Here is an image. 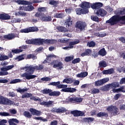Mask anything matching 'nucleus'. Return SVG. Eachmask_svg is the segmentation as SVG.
<instances>
[{"label":"nucleus","mask_w":125,"mask_h":125,"mask_svg":"<svg viewBox=\"0 0 125 125\" xmlns=\"http://www.w3.org/2000/svg\"><path fill=\"white\" fill-rule=\"evenodd\" d=\"M21 83V80L19 79L13 80L10 82V83Z\"/></svg>","instance_id":"obj_55"},{"label":"nucleus","mask_w":125,"mask_h":125,"mask_svg":"<svg viewBox=\"0 0 125 125\" xmlns=\"http://www.w3.org/2000/svg\"><path fill=\"white\" fill-rule=\"evenodd\" d=\"M44 66L43 65L40 64L39 65H36L33 67L31 65L28 66H25V69H26V72L22 74L21 75V78H25L26 80L28 81L30 80H33L35 78H37V76L35 75H32L35 72V70L37 71H40L43 70Z\"/></svg>","instance_id":"obj_1"},{"label":"nucleus","mask_w":125,"mask_h":125,"mask_svg":"<svg viewBox=\"0 0 125 125\" xmlns=\"http://www.w3.org/2000/svg\"><path fill=\"white\" fill-rule=\"evenodd\" d=\"M73 82L74 80H73L72 79H69V78H65L63 80L62 83H71Z\"/></svg>","instance_id":"obj_45"},{"label":"nucleus","mask_w":125,"mask_h":125,"mask_svg":"<svg viewBox=\"0 0 125 125\" xmlns=\"http://www.w3.org/2000/svg\"><path fill=\"white\" fill-rule=\"evenodd\" d=\"M51 112H52V113H65V112H67V110L64 107H61V108L53 107L51 110Z\"/></svg>","instance_id":"obj_15"},{"label":"nucleus","mask_w":125,"mask_h":125,"mask_svg":"<svg viewBox=\"0 0 125 125\" xmlns=\"http://www.w3.org/2000/svg\"><path fill=\"white\" fill-rule=\"evenodd\" d=\"M99 92H100V90H99V89L94 88L92 90V93L93 94H96L97 93H99Z\"/></svg>","instance_id":"obj_61"},{"label":"nucleus","mask_w":125,"mask_h":125,"mask_svg":"<svg viewBox=\"0 0 125 125\" xmlns=\"http://www.w3.org/2000/svg\"><path fill=\"white\" fill-rule=\"evenodd\" d=\"M59 2L58 1H55L54 0H49V4L51 5H54L56 7H57V4H59Z\"/></svg>","instance_id":"obj_40"},{"label":"nucleus","mask_w":125,"mask_h":125,"mask_svg":"<svg viewBox=\"0 0 125 125\" xmlns=\"http://www.w3.org/2000/svg\"><path fill=\"white\" fill-rule=\"evenodd\" d=\"M31 58L33 59V60H35V59H37V56L32 54L27 55L26 59H31Z\"/></svg>","instance_id":"obj_46"},{"label":"nucleus","mask_w":125,"mask_h":125,"mask_svg":"<svg viewBox=\"0 0 125 125\" xmlns=\"http://www.w3.org/2000/svg\"><path fill=\"white\" fill-rule=\"evenodd\" d=\"M61 94L60 91H53L49 94V96H59Z\"/></svg>","instance_id":"obj_37"},{"label":"nucleus","mask_w":125,"mask_h":125,"mask_svg":"<svg viewBox=\"0 0 125 125\" xmlns=\"http://www.w3.org/2000/svg\"><path fill=\"white\" fill-rule=\"evenodd\" d=\"M39 28L36 26L29 27L27 28H24L21 30V33H24L27 34L28 33H32L34 32H38Z\"/></svg>","instance_id":"obj_11"},{"label":"nucleus","mask_w":125,"mask_h":125,"mask_svg":"<svg viewBox=\"0 0 125 125\" xmlns=\"http://www.w3.org/2000/svg\"><path fill=\"white\" fill-rule=\"evenodd\" d=\"M75 11L77 15H81V14H86L88 12V9L78 8L75 9Z\"/></svg>","instance_id":"obj_16"},{"label":"nucleus","mask_w":125,"mask_h":125,"mask_svg":"<svg viewBox=\"0 0 125 125\" xmlns=\"http://www.w3.org/2000/svg\"><path fill=\"white\" fill-rule=\"evenodd\" d=\"M11 17L8 14H0V19L1 20H10Z\"/></svg>","instance_id":"obj_18"},{"label":"nucleus","mask_w":125,"mask_h":125,"mask_svg":"<svg viewBox=\"0 0 125 125\" xmlns=\"http://www.w3.org/2000/svg\"><path fill=\"white\" fill-rule=\"evenodd\" d=\"M56 58V56H55L54 54H50L46 56V60H45L43 62V64H45L46 63H48L47 62V60L49 61H51V58Z\"/></svg>","instance_id":"obj_21"},{"label":"nucleus","mask_w":125,"mask_h":125,"mask_svg":"<svg viewBox=\"0 0 125 125\" xmlns=\"http://www.w3.org/2000/svg\"><path fill=\"white\" fill-rule=\"evenodd\" d=\"M71 114L73 115L74 117H83L85 116L84 112L80 110L71 111Z\"/></svg>","instance_id":"obj_14"},{"label":"nucleus","mask_w":125,"mask_h":125,"mask_svg":"<svg viewBox=\"0 0 125 125\" xmlns=\"http://www.w3.org/2000/svg\"><path fill=\"white\" fill-rule=\"evenodd\" d=\"M87 45L89 46V47H94L95 45H96V43L94 41H90L87 42Z\"/></svg>","instance_id":"obj_41"},{"label":"nucleus","mask_w":125,"mask_h":125,"mask_svg":"<svg viewBox=\"0 0 125 125\" xmlns=\"http://www.w3.org/2000/svg\"><path fill=\"white\" fill-rule=\"evenodd\" d=\"M0 104L11 106V105H13L14 104V102L9 100L8 98H5L2 96L0 95Z\"/></svg>","instance_id":"obj_7"},{"label":"nucleus","mask_w":125,"mask_h":125,"mask_svg":"<svg viewBox=\"0 0 125 125\" xmlns=\"http://www.w3.org/2000/svg\"><path fill=\"white\" fill-rule=\"evenodd\" d=\"M27 6H25V11H33L35 9V7L33 5L30 4L27 5Z\"/></svg>","instance_id":"obj_38"},{"label":"nucleus","mask_w":125,"mask_h":125,"mask_svg":"<svg viewBox=\"0 0 125 125\" xmlns=\"http://www.w3.org/2000/svg\"><path fill=\"white\" fill-rule=\"evenodd\" d=\"M116 14H118V15H125V9H118L116 11Z\"/></svg>","instance_id":"obj_31"},{"label":"nucleus","mask_w":125,"mask_h":125,"mask_svg":"<svg viewBox=\"0 0 125 125\" xmlns=\"http://www.w3.org/2000/svg\"><path fill=\"white\" fill-rule=\"evenodd\" d=\"M18 36V35L16 33H9L8 35H5L3 36H0V40L1 41H11Z\"/></svg>","instance_id":"obj_6"},{"label":"nucleus","mask_w":125,"mask_h":125,"mask_svg":"<svg viewBox=\"0 0 125 125\" xmlns=\"http://www.w3.org/2000/svg\"><path fill=\"white\" fill-rule=\"evenodd\" d=\"M40 105H43L44 106H46V107H50V105H53V101H49L48 102L43 101L40 103Z\"/></svg>","instance_id":"obj_24"},{"label":"nucleus","mask_w":125,"mask_h":125,"mask_svg":"<svg viewBox=\"0 0 125 125\" xmlns=\"http://www.w3.org/2000/svg\"><path fill=\"white\" fill-rule=\"evenodd\" d=\"M41 20L42 21H43L44 22H50L52 19H51V17L49 16H45L44 15L43 17H42L41 18Z\"/></svg>","instance_id":"obj_23"},{"label":"nucleus","mask_w":125,"mask_h":125,"mask_svg":"<svg viewBox=\"0 0 125 125\" xmlns=\"http://www.w3.org/2000/svg\"><path fill=\"white\" fill-rule=\"evenodd\" d=\"M103 6V3L101 2H96L95 3L91 4V7L92 9H100L101 7Z\"/></svg>","instance_id":"obj_17"},{"label":"nucleus","mask_w":125,"mask_h":125,"mask_svg":"<svg viewBox=\"0 0 125 125\" xmlns=\"http://www.w3.org/2000/svg\"><path fill=\"white\" fill-rule=\"evenodd\" d=\"M44 43V39H35V44H43Z\"/></svg>","instance_id":"obj_36"},{"label":"nucleus","mask_w":125,"mask_h":125,"mask_svg":"<svg viewBox=\"0 0 125 125\" xmlns=\"http://www.w3.org/2000/svg\"><path fill=\"white\" fill-rule=\"evenodd\" d=\"M92 53V50L90 49H85L84 52H83L81 54V56L83 57V56H89L90 54Z\"/></svg>","instance_id":"obj_25"},{"label":"nucleus","mask_w":125,"mask_h":125,"mask_svg":"<svg viewBox=\"0 0 125 125\" xmlns=\"http://www.w3.org/2000/svg\"><path fill=\"white\" fill-rule=\"evenodd\" d=\"M38 11H39V12H40V13H44L46 11V7H39L38 9Z\"/></svg>","instance_id":"obj_47"},{"label":"nucleus","mask_w":125,"mask_h":125,"mask_svg":"<svg viewBox=\"0 0 125 125\" xmlns=\"http://www.w3.org/2000/svg\"><path fill=\"white\" fill-rule=\"evenodd\" d=\"M109 80V78H104L101 80H98L95 82V86H100V85H102L103 84H104V83H108Z\"/></svg>","instance_id":"obj_13"},{"label":"nucleus","mask_w":125,"mask_h":125,"mask_svg":"<svg viewBox=\"0 0 125 125\" xmlns=\"http://www.w3.org/2000/svg\"><path fill=\"white\" fill-rule=\"evenodd\" d=\"M18 92H26V91H28V88H25V89H21V88H19L18 89H17Z\"/></svg>","instance_id":"obj_57"},{"label":"nucleus","mask_w":125,"mask_h":125,"mask_svg":"<svg viewBox=\"0 0 125 125\" xmlns=\"http://www.w3.org/2000/svg\"><path fill=\"white\" fill-rule=\"evenodd\" d=\"M80 43V40H77L75 41L74 42H71L69 43V47L71 49V48H74V46L73 45H75V44H78V43Z\"/></svg>","instance_id":"obj_34"},{"label":"nucleus","mask_w":125,"mask_h":125,"mask_svg":"<svg viewBox=\"0 0 125 125\" xmlns=\"http://www.w3.org/2000/svg\"><path fill=\"white\" fill-rule=\"evenodd\" d=\"M114 73V69L110 68L107 70L103 71V75H111Z\"/></svg>","instance_id":"obj_27"},{"label":"nucleus","mask_w":125,"mask_h":125,"mask_svg":"<svg viewBox=\"0 0 125 125\" xmlns=\"http://www.w3.org/2000/svg\"><path fill=\"white\" fill-rule=\"evenodd\" d=\"M96 14L98 17H104V16L107 15V11L105 9L101 8V9L97 10Z\"/></svg>","instance_id":"obj_12"},{"label":"nucleus","mask_w":125,"mask_h":125,"mask_svg":"<svg viewBox=\"0 0 125 125\" xmlns=\"http://www.w3.org/2000/svg\"><path fill=\"white\" fill-rule=\"evenodd\" d=\"M91 19L93 21H95V22H99V18H98L97 16H91Z\"/></svg>","instance_id":"obj_48"},{"label":"nucleus","mask_w":125,"mask_h":125,"mask_svg":"<svg viewBox=\"0 0 125 125\" xmlns=\"http://www.w3.org/2000/svg\"><path fill=\"white\" fill-rule=\"evenodd\" d=\"M120 21H125V16H120L119 15L113 16L109 20L106 21V23L113 26L118 24Z\"/></svg>","instance_id":"obj_2"},{"label":"nucleus","mask_w":125,"mask_h":125,"mask_svg":"<svg viewBox=\"0 0 125 125\" xmlns=\"http://www.w3.org/2000/svg\"><path fill=\"white\" fill-rule=\"evenodd\" d=\"M99 65L101 68H105V67H107V63L104 61H102L100 62L99 63Z\"/></svg>","instance_id":"obj_39"},{"label":"nucleus","mask_w":125,"mask_h":125,"mask_svg":"<svg viewBox=\"0 0 125 125\" xmlns=\"http://www.w3.org/2000/svg\"><path fill=\"white\" fill-rule=\"evenodd\" d=\"M65 25H67L68 27H70L73 24V21L72 20V18L71 16H69L67 19L65 20Z\"/></svg>","instance_id":"obj_26"},{"label":"nucleus","mask_w":125,"mask_h":125,"mask_svg":"<svg viewBox=\"0 0 125 125\" xmlns=\"http://www.w3.org/2000/svg\"><path fill=\"white\" fill-rule=\"evenodd\" d=\"M9 59V57L7 56L3 55L1 54V61H3L4 60H7Z\"/></svg>","instance_id":"obj_54"},{"label":"nucleus","mask_w":125,"mask_h":125,"mask_svg":"<svg viewBox=\"0 0 125 125\" xmlns=\"http://www.w3.org/2000/svg\"><path fill=\"white\" fill-rule=\"evenodd\" d=\"M88 75L87 72H81L80 74H78L76 75L77 78H85Z\"/></svg>","instance_id":"obj_32"},{"label":"nucleus","mask_w":125,"mask_h":125,"mask_svg":"<svg viewBox=\"0 0 125 125\" xmlns=\"http://www.w3.org/2000/svg\"><path fill=\"white\" fill-rule=\"evenodd\" d=\"M120 84H125V77L122 78L119 83Z\"/></svg>","instance_id":"obj_64"},{"label":"nucleus","mask_w":125,"mask_h":125,"mask_svg":"<svg viewBox=\"0 0 125 125\" xmlns=\"http://www.w3.org/2000/svg\"><path fill=\"white\" fill-rule=\"evenodd\" d=\"M81 62V59L79 58L74 59L72 62L73 64H76L77 63H80Z\"/></svg>","instance_id":"obj_59"},{"label":"nucleus","mask_w":125,"mask_h":125,"mask_svg":"<svg viewBox=\"0 0 125 125\" xmlns=\"http://www.w3.org/2000/svg\"><path fill=\"white\" fill-rule=\"evenodd\" d=\"M108 112H111L112 116H117L119 114V108L115 105H111L106 107Z\"/></svg>","instance_id":"obj_9"},{"label":"nucleus","mask_w":125,"mask_h":125,"mask_svg":"<svg viewBox=\"0 0 125 125\" xmlns=\"http://www.w3.org/2000/svg\"><path fill=\"white\" fill-rule=\"evenodd\" d=\"M60 84V82H52L48 84V85H54V86H56L59 85Z\"/></svg>","instance_id":"obj_60"},{"label":"nucleus","mask_w":125,"mask_h":125,"mask_svg":"<svg viewBox=\"0 0 125 125\" xmlns=\"http://www.w3.org/2000/svg\"><path fill=\"white\" fill-rule=\"evenodd\" d=\"M56 29L61 33H66L68 32V29H67V28L64 26H59L56 27Z\"/></svg>","instance_id":"obj_22"},{"label":"nucleus","mask_w":125,"mask_h":125,"mask_svg":"<svg viewBox=\"0 0 125 125\" xmlns=\"http://www.w3.org/2000/svg\"><path fill=\"white\" fill-rule=\"evenodd\" d=\"M55 17L56 18H64V17H65V16L64 15V14L61 13H56L55 15Z\"/></svg>","instance_id":"obj_44"},{"label":"nucleus","mask_w":125,"mask_h":125,"mask_svg":"<svg viewBox=\"0 0 125 125\" xmlns=\"http://www.w3.org/2000/svg\"><path fill=\"white\" fill-rule=\"evenodd\" d=\"M83 99L82 98H75V102L81 103V102H83Z\"/></svg>","instance_id":"obj_63"},{"label":"nucleus","mask_w":125,"mask_h":125,"mask_svg":"<svg viewBox=\"0 0 125 125\" xmlns=\"http://www.w3.org/2000/svg\"><path fill=\"white\" fill-rule=\"evenodd\" d=\"M91 7V4H90L89 2L86 1H83L82 2L81 7L83 9H86V8H90Z\"/></svg>","instance_id":"obj_20"},{"label":"nucleus","mask_w":125,"mask_h":125,"mask_svg":"<svg viewBox=\"0 0 125 125\" xmlns=\"http://www.w3.org/2000/svg\"><path fill=\"white\" fill-rule=\"evenodd\" d=\"M97 117L98 118H102V117H105V118H108L109 115L106 112H100L97 113Z\"/></svg>","instance_id":"obj_28"},{"label":"nucleus","mask_w":125,"mask_h":125,"mask_svg":"<svg viewBox=\"0 0 125 125\" xmlns=\"http://www.w3.org/2000/svg\"><path fill=\"white\" fill-rule=\"evenodd\" d=\"M18 14L21 16H27V13L23 11H20L18 12Z\"/></svg>","instance_id":"obj_62"},{"label":"nucleus","mask_w":125,"mask_h":125,"mask_svg":"<svg viewBox=\"0 0 125 125\" xmlns=\"http://www.w3.org/2000/svg\"><path fill=\"white\" fill-rule=\"evenodd\" d=\"M73 59H74V56H67V57H65V58L64 59V61H65V62H70V61H72V60H73Z\"/></svg>","instance_id":"obj_49"},{"label":"nucleus","mask_w":125,"mask_h":125,"mask_svg":"<svg viewBox=\"0 0 125 125\" xmlns=\"http://www.w3.org/2000/svg\"><path fill=\"white\" fill-rule=\"evenodd\" d=\"M68 102H71V103H75V100H76V98L74 97H69L68 98Z\"/></svg>","instance_id":"obj_58"},{"label":"nucleus","mask_w":125,"mask_h":125,"mask_svg":"<svg viewBox=\"0 0 125 125\" xmlns=\"http://www.w3.org/2000/svg\"><path fill=\"white\" fill-rule=\"evenodd\" d=\"M30 112V113L29 112ZM29 111H24L23 115L25 117V118H28V119H31L32 116H39L41 115L42 112L40 110H38L33 108H30Z\"/></svg>","instance_id":"obj_3"},{"label":"nucleus","mask_w":125,"mask_h":125,"mask_svg":"<svg viewBox=\"0 0 125 125\" xmlns=\"http://www.w3.org/2000/svg\"><path fill=\"white\" fill-rule=\"evenodd\" d=\"M23 56H24V55L23 54L20 56H19L15 58V60H18V61H21V60H24V57H23Z\"/></svg>","instance_id":"obj_56"},{"label":"nucleus","mask_w":125,"mask_h":125,"mask_svg":"<svg viewBox=\"0 0 125 125\" xmlns=\"http://www.w3.org/2000/svg\"><path fill=\"white\" fill-rule=\"evenodd\" d=\"M76 91H77V89L75 88H66V92H70V93H73L74 92H76Z\"/></svg>","instance_id":"obj_42"},{"label":"nucleus","mask_w":125,"mask_h":125,"mask_svg":"<svg viewBox=\"0 0 125 125\" xmlns=\"http://www.w3.org/2000/svg\"><path fill=\"white\" fill-rule=\"evenodd\" d=\"M12 68H14V65H8L5 67L1 68L0 71H2V72L9 71V70H11V69H12Z\"/></svg>","instance_id":"obj_30"},{"label":"nucleus","mask_w":125,"mask_h":125,"mask_svg":"<svg viewBox=\"0 0 125 125\" xmlns=\"http://www.w3.org/2000/svg\"><path fill=\"white\" fill-rule=\"evenodd\" d=\"M0 116H1L2 117H9L11 116V115L7 112H0Z\"/></svg>","instance_id":"obj_52"},{"label":"nucleus","mask_w":125,"mask_h":125,"mask_svg":"<svg viewBox=\"0 0 125 125\" xmlns=\"http://www.w3.org/2000/svg\"><path fill=\"white\" fill-rule=\"evenodd\" d=\"M51 90L49 89H44L43 90H42V93L43 94H49V93H51Z\"/></svg>","instance_id":"obj_53"},{"label":"nucleus","mask_w":125,"mask_h":125,"mask_svg":"<svg viewBox=\"0 0 125 125\" xmlns=\"http://www.w3.org/2000/svg\"><path fill=\"white\" fill-rule=\"evenodd\" d=\"M75 27L76 28V31L77 33H81L83 31L85 30L86 27V23L83 21H78L76 22Z\"/></svg>","instance_id":"obj_5"},{"label":"nucleus","mask_w":125,"mask_h":125,"mask_svg":"<svg viewBox=\"0 0 125 125\" xmlns=\"http://www.w3.org/2000/svg\"><path fill=\"white\" fill-rule=\"evenodd\" d=\"M117 87H120V83L117 82H114L111 83L106 84L103 86L101 90L103 91H109L110 89H115Z\"/></svg>","instance_id":"obj_4"},{"label":"nucleus","mask_w":125,"mask_h":125,"mask_svg":"<svg viewBox=\"0 0 125 125\" xmlns=\"http://www.w3.org/2000/svg\"><path fill=\"white\" fill-rule=\"evenodd\" d=\"M49 65H53V68H55V69L58 68V70H62L63 69V62L57 60H53Z\"/></svg>","instance_id":"obj_8"},{"label":"nucleus","mask_w":125,"mask_h":125,"mask_svg":"<svg viewBox=\"0 0 125 125\" xmlns=\"http://www.w3.org/2000/svg\"><path fill=\"white\" fill-rule=\"evenodd\" d=\"M16 124H19V121L16 119L13 118L10 119L9 121V125H17Z\"/></svg>","instance_id":"obj_29"},{"label":"nucleus","mask_w":125,"mask_h":125,"mask_svg":"<svg viewBox=\"0 0 125 125\" xmlns=\"http://www.w3.org/2000/svg\"><path fill=\"white\" fill-rule=\"evenodd\" d=\"M30 100H34V101H39V102H41L42 99L40 98H36V97L33 96V94L32 93H25L23 94L21 98L22 99H24V98H30Z\"/></svg>","instance_id":"obj_10"},{"label":"nucleus","mask_w":125,"mask_h":125,"mask_svg":"<svg viewBox=\"0 0 125 125\" xmlns=\"http://www.w3.org/2000/svg\"><path fill=\"white\" fill-rule=\"evenodd\" d=\"M83 121L84 122V123H87V124H89V123H91L94 121V118L91 117L84 118H83Z\"/></svg>","instance_id":"obj_33"},{"label":"nucleus","mask_w":125,"mask_h":125,"mask_svg":"<svg viewBox=\"0 0 125 125\" xmlns=\"http://www.w3.org/2000/svg\"><path fill=\"white\" fill-rule=\"evenodd\" d=\"M16 2H17L18 4H21L24 5H28V4H33V2H30L28 1H26L24 0H17L16 1Z\"/></svg>","instance_id":"obj_19"},{"label":"nucleus","mask_w":125,"mask_h":125,"mask_svg":"<svg viewBox=\"0 0 125 125\" xmlns=\"http://www.w3.org/2000/svg\"><path fill=\"white\" fill-rule=\"evenodd\" d=\"M34 120H36L37 121H42V122H47V119L43 118L42 117H34Z\"/></svg>","instance_id":"obj_50"},{"label":"nucleus","mask_w":125,"mask_h":125,"mask_svg":"<svg viewBox=\"0 0 125 125\" xmlns=\"http://www.w3.org/2000/svg\"><path fill=\"white\" fill-rule=\"evenodd\" d=\"M107 54V52L105 50L104 48H103L100 50L99 51V55L101 56H105Z\"/></svg>","instance_id":"obj_35"},{"label":"nucleus","mask_w":125,"mask_h":125,"mask_svg":"<svg viewBox=\"0 0 125 125\" xmlns=\"http://www.w3.org/2000/svg\"><path fill=\"white\" fill-rule=\"evenodd\" d=\"M26 42L27 44H36L35 39L27 40Z\"/></svg>","instance_id":"obj_51"},{"label":"nucleus","mask_w":125,"mask_h":125,"mask_svg":"<svg viewBox=\"0 0 125 125\" xmlns=\"http://www.w3.org/2000/svg\"><path fill=\"white\" fill-rule=\"evenodd\" d=\"M11 51L13 53H14V54H18V53H20L21 52H22L23 51V50L20 49H12Z\"/></svg>","instance_id":"obj_43"}]
</instances>
